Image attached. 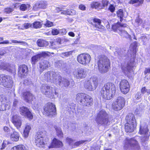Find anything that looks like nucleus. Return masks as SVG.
<instances>
[{
  "instance_id": "obj_7",
  "label": "nucleus",
  "mask_w": 150,
  "mask_h": 150,
  "mask_svg": "<svg viewBox=\"0 0 150 150\" xmlns=\"http://www.w3.org/2000/svg\"><path fill=\"white\" fill-rule=\"evenodd\" d=\"M44 114L51 117L56 114V108L54 105L49 103L44 107Z\"/></svg>"
},
{
  "instance_id": "obj_1",
  "label": "nucleus",
  "mask_w": 150,
  "mask_h": 150,
  "mask_svg": "<svg viewBox=\"0 0 150 150\" xmlns=\"http://www.w3.org/2000/svg\"><path fill=\"white\" fill-rule=\"evenodd\" d=\"M43 79L47 81H50L62 87H67L70 84L68 80L62 78L59 74L53 71H48L45 73Z\"/></svg>"
},
{
  "instance_id": "obj_63",
  "label": "nucleus",
  "mask_w": 150,
  "mask_h": 150,
  "mask_svg": "<svg viewBox=\"0 0 150 150\" xmlns=\"http://www.w3.org/2000/svg\"><path fill=\"white\" fill-rule=\"evenodd\" d=\"M141 97V94L140 92H138L135 95V98L137 99H139Z\"/></svg>"
},
{
  "instance_id": "obj_34",
  "label": "nucleus",
  "mask_w": 150,
  "mask_h": 150,
  "mask_svg": "<svg viewBox=\"0 0 150 150\" xmlns=\"http://www.w3.org/2000/svg\"><path fill=\"white\" fill-rule=\"evenodd\" d=\"M101 22L100 19L94 18V27L98 29H103L104 26L101 24Z\"/></svg>"
},
{
  "instance_id": "obj_64",
  "label": "nucleus",
  "mask_w": 150,
  "mask_h": 150,
  "mask_svg": "<svg viewBox=\"0 0 150 150\" xmlns=\"http://www.w3.org/2000/svg\"><path fill=\"white\" fill-rule=\"evenodd\" d=\"M147 90L145 87H144L142 88L141 89V93L143 94H144L146 92H147Z\"/></svg>"
},
{
  "instance_id": "obj_49",
  "label": "nucleus",
  "mask_w": 150,
  "mask_h": 150,
  "mask_svg": "<svg viewBox=\"0 0 150 150\" xmlns=\"http://www.w3.org/2000/svg\"><path fill=\"white\" fill-rule=\"evenodd\" d=\"M135 22L138 25H140L142 23V21L141 19L137 17L135 20Z\"/></svg>"
},
{
  "instance_id": "obj_52",
  "label": "nucleus",
  "mask_w": 150,
  "mask_h": 150,
  "mask_svg": "<svg viewBox=\"0 0 150 150\" xmlns=\"http://www.w3.org/2000/svg\"><path fill=\"white\" fill-rule=\"evenodd\" d=\"M66 141L70 145H72L73 144V140L71 138L67 137L66 139Z\"/></svg>"
},
{
  "instance_id": "obj_59",
  "label": "nucleus",
  "mask_w": 150,
  "mask_h": 150,
  "mask_svg": "<svg viewBox=\"0 0 150 150\" xmlns=\"http://www.w3.org/2000/svg\"><path fill=\"white\" fill-rule=\"evenodd\" d=\"M108 2L109 1L108 0H103L102 4L103 7L107 6L108 3Z\"/></svg>"
},
{
  "instance_id": "obj_28",
  "label": "nucleus",
  "mask_w": 150,
  "mask_h": 150,
  "mask_svg": "<svg viewBox=\"0 0 150 150\" xmlns=\"http://www.w3.org/2000/svg\"><path fill=\"white\" fill-rule=\"evenodd\" d=\"M20 137L19 133L16 131L13 132L10 135V139L14 142H17L19 140Z\"/></svg>"
},
{
  "instance_id": "obj_50",
  "label": "nucleus",
  "mask_w": 150,
  "mask_h": 150,
  "mask_svg": "<svg viewBox=\"0 0 150 150\" xmlns=\"http://www.w3.org/2000/svg\"><path fill=\"white\" fill-rule=\"evenodd\" d=\"M52 33L53 35H57L59 34V30L57 29H54L52 30Z\"/></svg>"
},
{
  "instance_id": "obj_18",
  "label": "nucleus",
  "mask_w": 150,
  "mask_h": 150,
  "mask_svg": "<svg viewBox=\"0 0 150 150\" xmlns=\"http://www.w3.org/2000/svg\"><path fill=\"white\" fill-rule=\"evenodd\" d=\"M20 116L17 115H13L11 118V121L14 125L18 129L22 125V122Z\"/></svg>"
},
{
  "instance_id": "obj_5",
  "label": "nucleus",
  "mask_w": 150,
  "mask_h": 150,
  "mask_svg": "<svg viewBox=\"0 0 150 150\" xmlns=\"http://www.w3.org/2000/svg\"><path fill=\"white\" fill-rule=\"evenodd\" d=\"M96 121L98 124L104 126L109 125L110 122L108 119V114L105 110H102L98 112Z\"/></svg>"
},
{
  "instance_id": "obj_62",
  "label": "nucleus",
  "mask_w": 150,
  "mask_h": 150,
  "mask_svg": "<svg viewBox=\"0 0 150 150\" xmlns=\"http://www.w3.org/2000/svg\"><path fill=\"white\" fill-rule=\"evenodd\" d=\"M79 8L82 10L84 11L86 10V7L84 5L81 4L79 5Z\"/></svg>"
},
{
  "instance_id": "obj_36",
  "label": "nucleus",
  "mask_w": 150,
  "mask_h": 150,
  "mask_svg": "<svg viewBox=\"0 0 150 150\" xmlns=\"http://www.w3.org/2000/svg\"><path fill=\"white\" fill-rule=\"evenodd\" d=\"M37 44L39 47H46L48 45V43L46 41L42 40L39 39L37 41Z\"/></svg>"
},
{
  "instance_id": "obj_54",
  "label": "nucleus",
  "mask_w": 150,
  "mask_h": 150,
  "mask_svg": "<svg viewBox=\"0 0 150 150\" xmlns=\"http://www.w3.org/2000/svg\"><path fill=\"white\" fill-rule=\"evenodd\" d=\"M94 87H96L100 82V80L97 78H94Z\"/></svg>"
},
{
  "instance_id": "obj_27",
  "label": "nucleus",
  "mask_w": 150,
  "mask_h": 150,
  "mask_svg": "<svg viewBox=\"0 0 150 150\" xmlns=\"http://www.w3.org/2000/svg\"><path fill=\"white\" fill-rule=\"evenodd\" d=\"M137 45L135 43L132 44L129 47V50L128 51L129 52L130 54L134 57L136 54L137 52L136 50Z\"/></svg>"
},
{
  "instance_id": "obj_40",
  "label": "nucleus",
  "mask_w": 150,
  "mask_h": 150,
  "mask_svg": "<svg viewBox=\"0 0 150 150\" xmlns=\"http://www.w3.org/2000/svg\"><path fill=\"white\" fill-rule=\"evenodd\" d=\"M46 134L47 132L45 130L42 129L38 132V136L36 137H38V138H43L44 139Z\"/></svg>"
},
{
  "instance_id": "obj_61",
  "label": "nucleus",
  "mask_w": 150,
  "mask_h": 150,
  "mask_svg": "<svg viewBox=\"0 0 150 150\" xmlns=\"http://www.w3.org/2000/svg\"><path fill=\"white\" fill-rule=\"evenodd\" d=\"M147 73L150 74V67L145 68L144 71L145 74H146Z\"/></svg>"
},
{
  "instance_id": "obj_51",
  "label": "nucleus",
  "mask_w": 150,
  "mask_h": 150,
  "mask_svg": "<svg viewBox=\"0 0 150 150\" xmlns=\"http://www.w3.org/2000/svg\"><path fill=\"white\" fill-rule=\"evenodd\" d=\"M59 34H60L61 35H65L67 33V31L66 29L64 28H63L59 30Z\"/></svg>"
},
{
  "instance_id": "obj_39",
  "label": "nucleus",
  "mask_w": 150,
  "mask_h": 150,
  "mask_svg": "<svg viewBox=\"0 0 150 150\" xmlns=\"http://www.w3.org/2000/svg\"><path fill=\"white\" fill-rule=\"evenodd\" d=\"M12 150H27V149L24 145L21 144L13 147Z\"/></svg>"
},
{
  "instance_id": "obj_38",
  "label": "nucleus",
  "mask_w": 150,
  "mask_h": 150,
  "mask_svg": "<svg viewBox=\"0 0 150 150\" xmlns=\"http://www.w3.org/2000/svg\"><path fill=\"white\" fill-rule=\"evenodd\" d=\"M32 24V28L35 29L40 28L42 26V23L40 21H36L34 22Z\"/></svg>"
},
{
  "instance_id": "obj_47",
  "label": "nucleus",
  "mask_w": 150,
  "mask_h": 150,
  "mask_svg": "<svg viewBox=\"0 0 150 150\" xmlns=\"http://www.w3.org/2000/svg\"><path fill=\"white\" fill-rule=\"evenodd\" d=\"M24 29H27L30 28H32V24L29 23H25L23 25Z\"/></svg>"
},
{
  "instance_id": "obj_48",
  "label": "nucleus",
  "mask_w": 150,
  "mask_h": 150,
  "mask_svg": "<svg viewBox=\"0 0 150 150\" xmlns=\"http://www.w3.org/2000/svg\"><path fill=\"white\" fill-rule=\"evenodd\" d=\"M44 25L47 27H50L53 25V23L49 21H47L46 23L44 24Z\"/></svg>"
},
{
  "instance_id": "obj_60",
  "label": "nucleus",
  "mask_w": 150,
  "mask_h": 150,
  "mask_svg": "<svg viewBox=\"0 0 150 150\" xmlns=\"http://www.w3.org/2000/svg\"><path fill=\"white\" fill-rule=\"evenodd\" d=\"M4 131L6 132L9 133L11 131L10 129L8 127L5 126L4 128Z\"/></svg>"
},
{
  "instance_id": "obj_29",
  "label": "nucleus",
  "mask_w": 150,
  "mask_h": 150,
  "mask_svg": "<svg viewBox=\"0 0 150 150\" xmlns=\"http://www.w3.org/2000/svg\"><path fill=\"white\" fill-rule=\"evenodd\" d=\"M127 25L126 24H120L118 22L117 23H115L112 25V28L113 30L116 31L117 30H118L120 28V29H122V28L126 27Z\"/></svg>"
},
{
  "instance_id": "obj_4",
  "label": "nucleus",
  "mask_w": 150,
  "mask_h": 150,
  "mask_svg": "<svg viewBox=\"0 0 150 150\" xmlns=\"http://www.w3.org/2000/svg\"><path fill=\"white\" fill-rule=\"evenodd\" d=\"M110 61L107 57H102L98 62V66L99 70L101 73H104L108 71L110 67Z\"/></svg>"
},
{
  "instance_id": "obj_42",
  "label": "nucleus",
  "mask_w": 150,
  "mask_h": 150,
  "mask_svg": "<svg viewBox=\"0 0 150 150\" xmlns=\"http://www.w3.org/2000/svg\"><path fill=\"white\" fill-rule=\"evenodd\" d=\"M30 7V5L29 4H23L21 5L20 8L21 11H24L26 10L28 8H29Z\"/></svg>"
},
{
  "instance_id": "obj_8",
  "label": "nucleus",
  "mask_w": 150,
  "mask_h": 150,
  "mask_svg": "<svg viewBox=\"0 0 150 150\" xmlns=\"http://www.w3.org/2000/svg\"><path fill=\"white\" fill-rule=\"evenodd\" d=\"M125 103V100L124 97L119 96L112 103V108L115 110H120L124 107Z\"/></svg>"
},
{
  "instance_id": "obj_53",
  "label": "nucleus",
  "mask_w": 150,
  "mask_h": 150,
  "mask_svg": "<svg viewBox=\"0 0 150 150\" xmlns=\"http://www.w3.org/2000/svg\"><path fill=\"white\" fill-rule=\"evenodd\" d=\"M18 104V101L17 99H15L13 101V107L14 108H16Z\"/></svg>"
},
{
  "instance_id": "obj_11",
  "label": "nucleus",
  "mask_w": 150,
  "mask_h": 150,
  "mask_svg": "<svg viewBox=\"0 0 150 150\" xmlns=\"http://www.w3.org/2000/svg\"><path fill=\"white\" fill-rule=\"evenodd\" d=\"M87 69L79 67L73 71V74L77 79H82L86 76L87 74Z\"/></svg>"
},
{
  "instance_id": "obj_23",
  "label": "nucleus",
  "mask_w": 150,
  "mask_h": 150,
  "mask_svg": "<svg viewBox=\"0 0 150 150\" xmlns=\"http://www.w3.org/2000/svg\"><path fill=\"white\" fill-rule=\"evenodd\" d=\"M47 6V4L46 1H41L37 2L33 7V9L35 11H37L40 8H46Z\"/></svg>"
},
{
  "instance_id": "obj_3",
  "label": "nucleus",
  "mask_w": 150,
  "mask_h": 150,
  "mask_svg": "<svg viewBox=\"0 0 150 150\" xmlns=\"http://www.w3.org/2000/svg\"><path fill=\"white\" fill-rule=\"evenodd\" d=\"M76 99L83 106H88L93 104V99L90 96L84 93H78L76 96Z\"/></svg>"
},
{
  "instance_id": "obj_58",
  "label": "nucleus",
  "mask_w": 150,
  "mask_h": 150,
  "mask_svg": "<svg viewBox=\"0 0 150 150\" xmlns=\"http://www.w3.org/2000/svg\"><path fill=\"white\" fill-rule=\"evenodd\" d=\"M69 55V53L68 52L62 53L60 54V56L62 57H68Z\"/></svg>"
},
{
  "instance_id": "obj_22",
  "label": "nucleus",
  "mask_w": 150,
  "mask_h": 150,
  "mask_svg": "<svg viewBox=\"0 0 150 150\" xmlns=\"http://www.w3.org/2000/svg\"><path fill=\"white\" fill-rule=\"evenodd\" d=\"M63 146L62 142L55 138L53 139L51 144L49 146V149L61 147Z\"/></svg>"
},
{
  "instance_id": "obj_9",
  "label": "nucleus",
  "mask_w": 150,
  "mask_h": 150,
  "mask_svg": "<svg viewBox=\"0 0 150 150\" xmlns=\"http://www.w3.org/2000/svg\"><path fill=\"white\" fill-rule=\"evenodd\" d=\"M77 60L80 64L86 66L88 65L91 60L90 55L87 53H82L79 54L77 57Z\"/></svg>"
},
{
  "instance_id": "obj_6",
  "label": "nucleus",
  "mask_w": 150,
  "mask_h": 150,
  "mask_svg": "<svg viewBox=\"0 0 150 150\" xmlns=\"http://www.w3.org/2000/svg\"><path fill=\"white\" fill-rule=\"evenodd\" d=\"M40 89L41 91L43 94L50 98H55V96L54 95H57L58 94L56 92L55 89L46 84H42Z\"/></svg>"
},
{
  "instance_id": "obj_14",
  "label": "nucleus",
  "mask_w": 150,
  "mask_h": 150,
  "mask_svg": "<svg viewBox=\"0 0 150 150\" xmlns=\"http://www.w3.org/2000/svg\"><path fill=\"white\" fill-rule=\"evenodd\" d=\"M119 87L121 92L126 94L129 91L130 85L128 81L125 79L122 80L119 84Z\"/></svg>"
},
{
  "instance_id": "obj_31",
  "label": "nucleus",
  "mask_w": 150,
  "mask_h": 150,
  "mask_svg": "<svg viewBox=\"0 0 150 150\" xmlns=\"http://www.w3.org/2000/svg\"><path fill=\"white\" fill-rule=\"evenodd\" d=\"M94 82L93 78H91L90 80L85 82L84 84V87L86 89L89 91H92L93 89L92 86L91 85L92 83Z\"/></svg>"
},
{
  "instance_id": "obj_35",
  "label": "nucleus",
  "mask_w": 150,
  "mask_h": 150,
  "mask_svg": "<svg viewBox=\"0 0 150 150\" xmlns=\"http://www.w3.org/2000/svg\"><path fill=\"white\" fill-rule=\"evenodd\" d=\"M49 62L46 60H44L40 64L39 67L42 69H46L48 67Z\"/></svg>"
},
{
  "instance_id": "obj_13",
  "label": "nucleus",
  "mask_w": 150,
  "mask_h": 150,
  "mask_svg": "<svg viewBox=\"0 0 150 150\" xmlns=\"http://www.w3.org/2000/svg\"><path fill=\"white\" fill-rule=\"evenodd\" d=\"M131 147L134 150H140V146L138 142L134 138L127 139L125 140V147Z\"/></svg>"
},
{
  "instance_id": "obj_56",
  "label": "nucleus",
  "mask_w": 150,
  "mask_h": 150,
  "mask_svg": "<svg viewBox=\"0 0 150 150\" xmlns=\"http://www.w3.org/2000/svg\"><path fill=\"white\" fill-rule=\"evenodd\" d=\"M85 142V141H83V140H81V141H80L74 143V146H78L80 144H82L83 143H84Z\"/></svg>"
},
{
  "instance_id": "obj_25",
  "label": "nucleus",
  "mask_w": 150,
  "mask_h": 150,
  "mask_svg": "<svg viewBox=\"0 0 150 150\" xmlns=\"http://www.w3.org/2000/svg\"><path fill=\"white\" fill-rule=\"evenodd\" d=\"M127 122L133 125H136V121L134 115L132 113L129 114L126 117Z\"/></svg>"
},
{
  "instance_id": "obj_21",
  "label": "nucleus",
  "mask_w": 150,
  "mask_h": 150,
  "mask_svg": "<svg viewBox=\"0 0 150 150\" xmlns=\"http://www.w3.org/2000/svg\"><path fill=\"white\" fill-rule=\"evenodd\" d=\"M148 131L146 123L145 122H141L139 132L140 134H145L146 135V137H148L149 135L147 134Z\"/></svg>"
},
{
  "instance_id": "obj_43",
  "label": "nucleus",
  "mask_w": 150,
  "mask_h": 150,
  "mask_svg": "<svg viewBox=\"0 0 150 150\" xmlns=\"http://www.w3.org/2000/svg\"><path fill=\"white\" fill-rule=\"evenodd\" d=\"M94 8L97 9H100L103 8L102 4L98 2H94Z\"/></svg>"
},
{
  "instance_id": "obj_37",
  "label": "nucleus",
  "mask_w": 150,
  "mask_h": 150,
  "mask_svg": "<svg viewBox=\"0 0 150 150\" xmlns=\"http://www.w3.org/2000/svg\"><path fill=\"white\" fill-rule=\"evenodd\" d=\"M54 128L56 131L57 135L60 137H62L63 134L61 130V127L59 126L55 125Z\"/></svg>"
},
{
  "instance_id": "obj_17",
  "label": "nucleus",
  "mask_w": 150,
  "mask_h": 150,
  "mask_svg": "<svg viewBox=\"0 0 150 150\" xmlns=\"http://www.w3.org/2000/svg\"><path fill=\"white\" fill-rule=\"evenodd\" d=\"M0 68L12 73H14L16 71L15 66L13 64L9 65L8 64L3 63L0 66Z\"/></svg>"
},
{
  "instance_id": "obj_24",
  "label": "nucleus",
  "mask_w": 150,
  "mask_h": 150,
  "mask_svg": "<svg viewBox=\"0 0 150 150\" xmlns=\"http://www.w3.org/2000/svg\"><path fill=\"white\" fill-rule=\"evenodd\" d=\"M47 54V52H44L33 56L31 58L32 64H34L40 58L44 57Z\"/></svg>"
},
{
  "instance_id": "obj_19",
  "label": "nucleus",
  "mask_w": 150,
  "mask_h": 150,
  "mask_svg": "<svg viewBox=\"0 0 150 150\" xmlns=\"http://www.w3.org/2000/svg\"><path fill=\"white\" fill-rule=\"evenodd\" d=\"M28 71L27 66L25 65H21L18 68V75L21 77L27 74Z\"/></svg>"
},
{
  "instance_id": "obj_20",
  "label": "nucleus",
  "mask_w": 150,
  "mask_h": 150,
  "mask_svg": "<svg viewBox=\"0 0 150 150\" xmlns=\"http://www.w3.org/2000/svg\"><path fill=\"white\" fill-rule=\"evenodd\" d=\"M22 97L25 101L28 103L31 102L35 98L33 94L28 91L23 92L22 94Z\"/></svg>"
},
{
  "instance_id": "obj_10",
  "label": "nucleus",
  "mask_w": 150,
  "mask_h": 150,
  "mask_svg": "<svg viewBox=\"0 0 150 150\" xmlns=\"http://www.w3.org/2000/svg\"><path fill=\"white\" fill-rule=\"evenodd\" d=\"M13 82L12 78L8 76L0 75V84L5 87L11 88L13 86Z\"/></svg>"
},
{
  "instance_id": "obj_46",
  "label": "nucleus",
  "mask_w": 150,
  "mask_h": 150,
  "mask_svg": "<svg viewBox=\"0 0 150 150\" xmlns=\"http://www.w3.org/2000/svg\"><path fill=\"white\" fill-rule=\"evenodd\" d=\"M115 6L112 4H110L108 8V10L111 13L114 12L115 10Z\"/></svg>"
},
{
  "instance_id": "obj_55",
  "label": "nucleus",
  "mask_w": 150,
  "mask_h": 150,
  "mask_svg": "<svg viewBox=\"0 0 150 150\" xmlns=\"http://www.w3.org/2000/svg\"><path fill=\"white\" fill-rule=\"evenodd\" d=\"M140 39L142 41H143L144 43H145V42H146L148 41L147 38H146V36H145V35H143V36L141 37Z\"/></svg>"
},
{
  "instance_id": "obj_26",
  "label": "nucleus",
  "mask_w": 150,
  "mask_h": 150,
  "mask_svg": "<svg viewBox=\"0 0 150 150\" xmlns=\"http://www.w3.org/2000/svg\"><path fill=\"white\" fill-rule=\"evenodd\" d=\"M136 125H133L131 124L126 123L125 125V129L127 132H131L134 131Z\"/></svg>"
},
{
  "instance_id": "obj_16",
  "label": "nucleus",
  "mask_w": 150,
  "mask_h": 150,
  "mask_svg": "<svg viewBox=\"0 0 150 150\" xmlns=\"http://www.w3.org/2000/svg\"><path fill=\"white\" fill-rule=\"evenodd\" d=\"M20 112L21 115L26 117L30 119L33 118V115L29 110L27 108L23 106L20 108Z\"/></svg>"
},
{
  "instance_id": "obj_45",
  "label": "nucleus",
  "mask_w": 150,
  "mask_h": 150,
  "mask_svg": "<svg viewBox=\"0 0 150 150\" xmlns=\"http://www.w3.org/2000/svg\"><path fill=\"white\" fill-rule=\"evenodd\" d=\"M67 10V15H74L76 14L75 11L72 9H68Z\"/></svg>"
},
{
  "instance_id": "obj_41",
  "label": "nucleus",
  "mask_w": 150,
  "mask_h": 150,
  "mask_svg": "<svg viewBox=\"0 0 150 150\" xmlns=\"http://www.w3.org/2000/svg\"><path fill=\"white\" fill-rule=\"evenodd\" d=\"M117 14L118 17L120 18V21H122V18L124 16V13L123 10L121 9H119L117 12Z\"/></svg>"
},
{
  "instance_id": "obj_12",
  "label": "nucleus",
  "mask_w": 150,
  "mask_h": 150,
  "mask_svg": "<svg viewBox=\"0 0 150 150\" xmlns=\"http://www.w3.org/2000/svg\"><path fill=\"white\" fill-rule=\"evenodd\" d=\"M10 104V101L5 96L0 95V111H4L9 109Z\"/></svg>"
},
{
  "instance_id": "obj_2",
  "label": "nucleus",
  "mask_w": 150,
  "mask_h": 150,
  "mask_svg": "<svg viewBox=\"0 0 150 150\" xmlns=\"http://www.w3.org/2000/svg\"><path fill=\"white\" fill-rule=\"evenodd\" d=\"M116 92L115 85L111 83H108L102 88L100 92L103 98L110 100L114 96Z\"/></svg>"
},
{
  "instance_id": "obj_30",
  "label": "nucleus",
  "mask_w": 150,
  "mask_h": 150,
  "mask_svg": "<svg viewBox=\"0 0 150 150\" xmlns=\"http://www.w3.org/2000/svg\"><path fill=\"white\" fill-rule=\"evenodd\" d=\"M43 138H38L36 137L35 139V144L38 147H43L45 143Z\"/></svg>"
},
{
  "instance_id": "obj_57",
  "label": "nucleus",
  "mask_w": 150,
  "mask_h": 150,
  "mask_svg": "<svg viewBox=\"0 0 150 150\" xmlns=\"http://www.w3.org/2000/svg\"><path fill=\"white\" fill-rule=\"evenodd\" d=\"M13 10L12 8H8L5 9L4 11L6 13H9L12 12Z\"/></svg>"
},
{
  "instance_id": "obj_44",
  "label": "nucleus",
  "mask_w": 150,
  "mask_h": 150,
  "mask_svg": "<svg viewBox=\"0 0 150 150\" xmlns=\"http://www.w3.org/2000/svg\"><path fill=\"white\" fill-rule=\"evenodd\" d=\"M143 3V0H131L129 2V3L130 4H133L137 3L139 6L142 4Z\"/></svg>"
},
{
  "instance_id": "obj_33",
  "label": "nucleus",
  "mask_w": 150,
  "mask_h": 150,
  "mask_svg": "<svg viewBox=\"0 0 150 150\" xmlns=\"http://www.w3.org/2000/svg\"><path fill=\"white\" fill-rule=\"evenodd\" d=\"M31 129V127L30 125L28 124H27L25 125L23 133V135L25 137L27 138L28 137Z\"/></svg>"
},
{
  "instance_id": "obj_32",
  "label": "nucleus",
  "mask_w": 150,
  "mask_h": 150,
  "mask_svg": "<svg viewBox=\"0 0 150 150\" xmlns=\"http://www.w3.org/2000/svg\"><path fill=\"white\" fill-rule=\"evenodd\" d=\"M123 28H122L121 29H120V28L119 29V30L120 31V33H119L120 35L121 36L129 38L130 40H131L132 37L131 35L129 34L126 31L124 30L123 29Z\"/></svg>"
},
{
  "instance_id": "obj_15",
  "label": "nucleus",
  "mask_w": 150,
  "mask_h": 150,
  "mask_svg": "<svg viewBox=\"0 0 150 150\" xmlns=\"http://www.w3.org/2000/svg\"><path fill=\"white\" fill-rule=\"evenodd\" d=\"M133 62H130L127 64H122L121 68L122 72L125 75H129V74L133 72Z\"/></svg>"
}]
</instances>
